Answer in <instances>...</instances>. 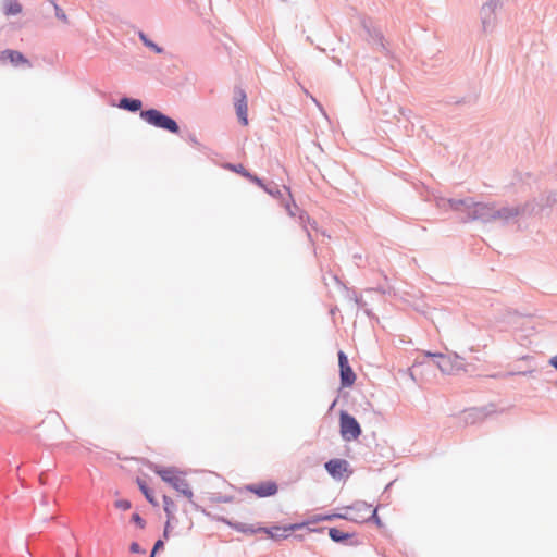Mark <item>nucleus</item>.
I'll return each mask as SVG.
<instances>
[{
  "mask_svg": "<svg viewBox=\"0 0 557 557\" xmlns=\"http://www.w3.org/2000/svg\"><path fill=\"white\" fill-rule=\"evenodd\" d=\"M237 532L245 534H256L259 539L281 540L292 535V533L304 527L305 524H272L270 528L258 527L252 524H232Z\"/></svg>",
  "mask_w": 557,
  "mask_h": 557,
  "instance_id": "f257e3e1",
  "label": "nucleus"
},
{
  "mask_svg": "<svg viewBox=\"0 0 557 557\" xmlns=\"http://www.w3.org/2000/svg\"><path fill=\"white\" fill-rule=\"evenodd\" d=\"M151 469L162 479V481L171 485L187 499H193L194 493L186 480V473L184 471L175 467H161L158 465L151 466Z\"/></svg>",
  "mask_w": 557,
  "mask_h": 557,
  "instance_id": "f03ea898",
  "label": "nucleus"
},
{
  "mask_svg": "<svg viewBox=\"0 0 557 557\" xmlns=\"http://www.w3.org/2000/svg\"><path fill=\"white\" fill-rule=\"evenodd\" d=\"M332 518L350 520L352 522H371L372 520L373 522H380L377 518V508H374L372 505H368L362 502L356 503L343 515L318 517L313 522H320Z\"/></svg>",
  "mask_w": 557,
  "mask_h": 557,
  "instance_id": "7ed1b4c3",
  "label": "nucleus"
},
{
  "mask_svg": "<svg viewBox=\"0 0 557 557\" xmlns=\"http://www.w3.org/2000/svg\"><path fill=\"white\" fill-rule=\"evenodd\" d=\"M426 356L435 359L434 363L443 374L453 375L466 370L463 359L457 354L443 355L426 352Z\"/></svg>",
  "mask_w": 557,
  "mask_h": 557,
  "instance_id": "20e7f679",
  "label": "nucleus"
},
{
  "mask_svg": "<svg viewBox=\"0 0 557 557\" xmlns=\"http://www.w3.org/2000/svg\"><path fill=\"white\" fill-rule=\"evenodd\" d=\"M140 116L148 124H150L154 127L165 129L173 134H177L180 132V127H178L177 123L170 116L160 112L159 110L149 109L146 111H141Z\"/></svg>",
  "mask_w": 557,
  "mask_h": 557,
  "instance_id": "39448f33",
  "label": "nucleus"
},
{
  "mask_svg": "<svg viewBox=\"0 0 557 557\" xmlns=\"http://www.w3.org/2000/svg\"><path fill=\"white\" fill-rule=\"evenodd\" d=\"M339 431L342 437L347 442L357 440L361 434L358 421L345 411L339 414Z\"/></svg>",
  "mask_w": 557,
  "mask_h": 557,
  "instance_id": "423d86ee",
  "label": "nucleus"
},
{
  "mask_svg": "<svg viewBox=\"0 0 557 557\" xmlns=\"http://www.w3.org/2000/svg\"><path fill=\"white\" fill-rule=\"evenodd\" d=\"M245 490L259 498H264L274 496L278 492V485L275 481L269 480L248 484Z\"/></svg>",
  "mask_w": 557,
  "mask_h": 557,
  "instance_id": "0eeeda50",
  "label": "nucleus"
},
{
  "mask_svg": "<svg viewBox=\"0 0 557 557\" xmlns=\"http://www.w3.org/2000/svg\"><path fill=\"white\" fill-rule=\"evenodd\" d=\"M325 469L331 476L336 480L348 478L351 471L349 465L344 459H332L325 463Z\"/></svg>",
  "mask_w": 557,
  "mask_h": 557,
  "instance_id": "6e6552de",
  "label": "nucleus"
},
{
  "mask_svg": "<svg viewBox=\"0 0 557 557\" xmlns=\"http://www.w3.org/2000/svg\"><path fill=\"white\" fill-rule=\"evenodd\" d=\"M338 363L341 369V383L344 387L354 385L356 381V374L349 366L347 356L343 352H338Z\"/></svg>",
  "mask_w": 557,
  "mask_h": 557,
  "instance_id": "1a4fd4ad",
  "label": "nucleus"
},
{
  "mask_svg": "<svg viewBox=\"0 0 557 557\" xmlns=\"http://www.w3.org/2000/svg\"><path fill=\"white\" fill-rule=\"evenodd\" d=\"M8 62L14 66H30V62L21 52L11 49H7L0 52V63L5 64Z\"/></svg>",
  "mask_w": 557,
  "mask_h": 557,
  "instance_id": "9d476101",
  "label": "nucleus"
},
{
  "mask_svg": "<svg viewBox=\"0 0 557 557\" xmlns=\"http://www.w3.org/2000/svg\"><path fill=\"white\" fill-rule=\"evenodd\" d=\"M499 215L493 207L484 203H472V219L491 220Z\"/></svg>",
  "mask_w": 557,
  "mask_h": 557,
  "instance_id": "9b49d317",
  "label": "nucleus"
},
{
  "mask_svg": "<svg viewBox=\"0 0 557 557\" xmlns=\"http://www.w3.org/2000/svg\"><path fill=\"white\" fill-rule=\"evenodd\" d=\"M236 114L240 123L246 126L248 125V104L247 97L244 90H238V97L235 102Z\"/></svg>",
  "mask_w": 557,
  "mask_h": 557,
  "instance_id": "f8f14e48",
  "label": "nucleus"
},
{
  "mask_svg": "<svg viewBox=\"0 0 557 557\" xmlns=\"http://www.w3.org/2000/svg\"><path fill=\"white\" fill-rule=\"evenodd\" d=\"M3 13L5 15H16L22 12V5L16 0H5L2 4Z\"/></svg>",
  "mask_w": 557,
  "mask_h": 557,
  "instance_id": "ddd939ff",
  "label": "nucleus"
},
{
  "mask_svg": "<svg viewBox=\"0 0 557 557\" xmlns=\"http://www.w3.org/2000/svg\"><path fill=\"white\" fill-rule=\"evenodd\" d=\"M120 108L135 112L141 108V101L137 99L123 98L120 101Z\"/></svg>",
  "mask_w": 557,
  "mask_h": 557,
  "instance_id": "4468645a",
  "label": "nucleus"
},
{
  "mask_svg": "<svg viewBox=\"0 0 557 557\" xmlns=\"http://www.w3.org/2000/svg\"><path fill=\"white\" fill-rule=\"evenodd\" d=\"M329 534H330L331 539L335 542H345L349 537H351L350 533L344 532L337 528H331L329 531Z\"/></svg>",
  "mask_w": 557,
  "mask_h": 557,
  "instance_id": "2eb2a0df",
  "label": "nucleus"
},
{
  "mask_svg": "<svg viewBox=\"0 0 557 557\" xmlns=\"http://www.w3.org/2000/svg\"><path fill=\"white\" fill-rule=\"evenodd\" d=\"M139 38L141 39V41L144 42V45L146 47L152 49L154 52H157V53H162L163 52V49L161 47L157 46L151 40H149L144 33H139Z\"/></svg>",
  "mask_w": 557,
  "mask_h": 557,
  "instance_id": "dca6fc26",
  "label": "nucleus"
},
{
  "mask_svg": "<svg viewBox=\"0 0 557 557\" xmlns=\"http://www.w3.org/2000/svg\"><path fill=\"white\" fill-rule=\"evenodd\" d=\"M226 169L233 171V172H236L240 175H243L244 177L248 178L249 176V172L244 168L243 164H226L225 165Z\"/></svg>",
  "mask_w": 557,
  "mask_h": 557,
  "instance_id": "f3484780",
  "label": "nucleus"
},
{
  "mask_svg": "<svg viewBox=\"0 0 557 557\" xmlns=\"http://www.w3.org/2000/svg\"><path fill=\"white\" fill-rule=\"evenodd\" d=\"M138 485H139V488L141 490V492L144 493V495L146 496V498L150 502V503H153V495H152V491L148 488V486L146 485L145 482L143 481H138Z\"/></svg>",
  "mask_w": 557,
  "mask_h": 557,
  "instance_id": "a211bd4d",
  "label": "nucleus"
},
{
  "mask_svg": "<svg viewBox=\"0 0 557 557\" xmlns=\"http://www.w3.org/2000/svg\"><path fill=\"white\" fill-rule=\"evenodd\" d=\"M163 502H164V509H165V511L169 515V519L173 518L171 516V512H172V509L174 507V502L171 498H169L168 496L163 497Z\"/></svg>",
  "mask_w": 557,
  "mask_h": 557,
  "instance_id": "6ab92c4d",
  "label": "nucleus"
},
{
  "mask_svg": "<svg viewBox=\"0 0 557 557\" xmlns=\"http://www.w3.org/2000/svg\"><path fill=\"white\" fill-rule=\"evenodd\" d=\"M115 506L119 508V509H122V510H127L129 507H131V504L128 500H125V499H122V500H117L115 503Z\"/></svg>",
  "mask_w": 557,
  "mask_h": 557,
  "instance_id": "aec40b11",
  "label": "nucleus"
},
{
  "mask_svg": "<svg viewBox=\"0 0 557 557\" xmlns=\"http://www.w3.org/2000/svg\"><path fill=\"white\" fill-rule=\"evenodd\" d=\"M248 180L251 181L252 183L257 184L261 188L265 189V186H264L263 182L258 176H256V175L250 173L249 176H248Z\"/></svg>",
  "mask_w": 557,
  "mask_h": 557,
  "instance_id": "412c9836",
  "label": "nucleus"
},
{
  "mask_svg": "<svg viewBox=\"0 0 557 557\" xmlns=\"http://www.w3.org/2000/svg\"><path fill=\"white\" fill-rule=\"evenodd\" d=\"M129 550L133 553V554H138V553H145L144 549L140 548L139 544L136 543V542H133L129 546Z\"/></svg>",
  "mask_w": 557,
  "mask_h": 557,
  "instance_id": "4be33fe9",
  "label": "nucleus"
},
{
  "mask_svg": "<svg viewBox=\"0 0 557 557\" xmlns=\"http://www.w3.org/2000/svg\"><path fill=\"white\" fill-rule=\"evenodd\" d=\"M163 547V541L162 540H158L153 546V549L151 552V556L150 557H154L156 553L158 550H160L161 548Z\"/></svg>",
  "mask_w": 557,
  "mask_h": 557,
  "instance_id": "5701e85b",
  "label": "nucleus"
},
{
  "mask_svg": "<svg viewBox=\"0 0 557 557\" xmlns=\"http://www.w3.org/2000/svg\"><path fill=\"white\" fill-rule=\"evenodd\" d=\"M459 205H466L468 208H471L470 203H468V202H466V201H454V202H451V207H453L454 209H458V206H459Z\"/></svg>",
  "mask_w": 557,
  "mask_h": 557,
  "instance_id": "b1692460",
  "label": "nucleus"
},
{
  "mask_svg": "<svg viewBox=\"0 0 557 557\" xmlns=\"http://www.w3.org/2000/svg\"><path fill=\"white\" fill-rule=\"evenodd\" d=\"M550 364L557 370V355L550 359Z\"/></svg>",
  "mask_w": 557,
  "mask_h": 557,
  "instance_id": "393cba45",
  "label": "nucleus"
},
{
  "mask_svg": "<svg viewBox=\"0 0 557 557\" xmlns=\"http://www.w3.org/2000/svg\"><path fill=\"white\" fill-rule=\"evenodd\" d=\"M482 12H486V13L492 14V13H493V8H492V7H490V5H488V7H484V8L482 9Z\"/></svg>",
  "mask_w": 557,
  "mask_h": 557,
  "instance_id": "a878e982",
  "label": "nucleus"
},
{
  "mask_svg": "<svg viewBox=\"0 0 557 557\" xmlns=\"http://www.w3.org/2000/svg\"><path fill=\"white\" fill-rule=\"evenodd\" d=\"M132 520H133V522H140V518H139V516L137 513H134L132 516Z\"/></svg>",
  "mask_w": 557,
  "mask_h": 557,
  "instance_id": "bb28decb",
  "label": "nucleus"
},
{
  "mask_svg": "<svg viewBox=\"0 0 557 557\" xmlns=\"http://www.w3.org/2000/svg\"><path fill=\"white\" fill-rule=\"evenodd\" d=\"M169 533H170V524H166L165 529H164V537L168 539L169 537Z\"/></svg>",
  "mask_w": 557,
  "mask_h": 557,
  "instance_id": "cd10ccee",
  "label": "nucleus"
}]
</instances>
